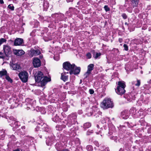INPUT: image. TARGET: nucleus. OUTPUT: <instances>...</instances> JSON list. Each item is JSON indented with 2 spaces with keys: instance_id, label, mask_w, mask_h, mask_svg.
<instances>
[{
  "instance_id": "nucleus-4",
  "label": "nucleus",
  "mask_w": 151,
  "mask_h": 151,
  "mask_svg": "<svg viewBox=\"0 0 151 151\" xmlns=\"http://www.w3.org/2000/svg\"><path fill=\"white\" fill-rule=\"evenodd\" d=\"M76 116L75 114H72L68 116L66 125L69 127L75 124L76 121Z\"/></svg>"
},
{
  "instance_id": "nucleus-50",
  "label": "nucleus",
  "mask_w": 151,
  "mask_h": 151,
  "mask_svg": "<svg viewBox=\"0 0 151 151\" xmlns=\"http://www.w3.org/2000/svg\"><path fill=\"white\" fill-rule=\"evenodd\" d=\"M55 14H57L58 15V13H55V14H53L52 15V17H54V16L55 15Z\"/></svg>"
},
{
  "instance_id": "nucleus-25",
  "label": "nucleus",
  "mask_w": 151,
  "mask_h": 151,
  "mask_svg": "<svg viewBox=\"0 0 151 151\" xmlns=\"http://www.w3.org/2000/svg\"><path fill=\"white\" fill-rule=\"evenodd\" d=\"M127 11L129 13H131L133 10V8L132 6L131 7V6H128L126 7Z\"/></svg>"
},
{
  "instance_id": "nucleus-7",
  "label": "nucleus",
  "mask_w": 151,
  "mask_h": 151,
  "mask_svg": "<svg viewBox=\"0 0 151 151\" xmlns=\"http://www.w3.org/2000/svg\"><path fill=\"white\" fill-rule=\"evenodd\" d=\"M4 52L6 56L8 57L11 53V47L6 45H4L3 48Z\"/></svg>"
},
{
  "instance_id": "nucleus-32",
  "label": "nucleus",
  "mask_w": 151,
  "mask_h": 151,
  "mask_svg": "<svg viewBox=\"0 0 151 151\" xmlns=\"http://www.w3.org/2000/svg\"><path fill=\"white\" fill-rule=\"evenodd\" d=\"M104 8L106 12H108L110 10V8L107 5H105L104 7Z\"/></svg>"
},
{
  "instance_id": "nucleus-43",
  "label": "nucleus",
  "mask_w": 151,
  "mask_h": 151,
  "mask_svg": "<svg viewBox=\"0 0 151 151\" xmlns=\"http://www.w3.org/2000/svg\"><path fill=\"white\" fill-rule=\"evenodd\" d=\"M100 151H109V148H106L105 149H104Z\"/></svg>"
},
{
  "instance_id": "nucleus-21",
  "label": "nucleus",
  "mask_w": 151,
  "mask_h": 151,
  "mask_svg": "<svg viewBox=\"0 0 151 151\" xmlns=\"http://www.w3.org/2000/svg\"><path fill=\"white\" fill-rule=\"evenodd\" d=\"M68 79V76L65 75L62 73L61 74V76L60 79L62 80L63 81L65 82Z\"/></svg>"
},
{
  "instance_id": "nucleus-9",
  "label": "nucleus",
  "mask_w": 151,
  "mask_h": 151,
  "mask_svg": "<svg viewBox=\"0 0 151 151\" xmlns=\"http://www.w3.org/2000/svg\"><path fill=\"white\" fill-rule=\"evenodd\" d=\"M51 81L50 78L48 77L47 76L44 77L42 81H41V86L42 87L45 86L48 82L50 81Z\"/></svg>"
},
{
  "instance_id": "nucleus-28",
  "label": "nucleus",
  "mask_w": 151,
  "mask_h": 151,
  "mask_svg": "<svg viewBox=\"0 0 151 151\" xmlns=\"http://www.w3.org/2000/svg\"><path fill=\"white\" fill-rule=\"evenodd\" d=\"M8 8L12 11L14 10V7L12 4H10L8 6Z\"/></svg>"
},
{
  "instance_id": "nucleus-5",
  "label": "nucleus",
  "mask_w": 151,
  "mask_h": 151,
  "mask_svg": "<svg viewBox=\"0 0 151 151\" xmlns=\"http://www.w3.org/2000/svg\"><path fill=\"white\" fill-rule=\"evenodd\" d=\"M18 76L23 83H25L28 81L29 74L26 71L23 70L21 71L19 73Z\"/></svg>"
},
{
  "instance_id": "nucleus-54",
  "label": "nucleus",
  "mask_w": 151,
  "mask_h": 151,
  "mask_svg": "<svg viewBox=\"0 0 151 151\" xmlns=\"http://www.w3.org/2000/svg\"><path fill=\"white\" fill-rule=\"evenodd\" d=\"M92 52H93V54L94 55L95 53V50H93L92 51Z\"/></svg>"
},
{
  "instance_id": "nucleus-35",
  "label": "nucleus",
  "mask_w": 151,
  "mask_h": 151,
  "mask_svg": "<svg viewBox=\"0 0 151 151\" xmlns=\"http://www.w3.org/2000/svg\"><path fill=\"white\" fill-rule=\"evenodd\" d=\"M86 56L88 59H90L91 58V55L90 53L88 52L86 54Z\"/></svg>"
},
{
  "instance_id": "nucleus-2",
  "label": "nucleus",
  "mask_w": 151,
  "mask_h": 151,
  "mask_svg": "<svg viewBox=\"0 0 151 151\" xmlns=\"http://www.w3.org/2000/svg\"><path fill=\"white\" fill-rule=\"evenodd\" d=\"M126 86L125 83L124 81H118L117 84L116 88H115L116 92L117 94L122 96L126 92L125 90Z\"/></svg>"
},
{
  "instance_id": "nucleus-49",
  "label": "nucleus",
  "mask_w": 151,
  "mask_h": 151,
  "mask_svg": "<svg viewBox=\"0 0 151 151\" xmlns=\"http://www.w3.org/2000/svg\"><path fill=\"white\" fill-rule=\"evenodd\" d=\"M62 151H70L68 149H65L64 150H63Z\"/></svg>"
},
{
  "instance_id": "nucleus-45",
  "label": "nucleus",
  "mask_w": 151,
  "mask_h": 151,
  "mask_svg": "<svg viewBox=\"0 0 151 151\" xmlns=\"http://www.w3.org/2000/svg\"><path fill=\"white\" fill-rule=\"evenodd\" d=\"M0 3L1 4H3L4 3V2L3 0H0Z\"/></svg>"
},
{
  "instance_id": "nucleus-14",
  "label": "nucleus",
  "mask_w": 151,
  "mask_h": 151,
  "mask_svg": "<svg viewBox=\"0 0 151 151\" xmlns=\"http://www.w3.org/2000/svg\"><path fill=\"white\" fill-rule=\"evenodd\" d=\"M55 147L58 151H62L63 150V147L60 143H57L55 145Z\"/></svg>"
},
{
  "instance_id": "nucleus-40",
  "label": "nucleus",
  "mask_w": 151,
  "mask_h": 151,
  "mask_svg": "<svg viewBox=\"0 0 151 151\" xmlns=\"http://www.w3.org/2000/svg\"><path fill=\"white\" fill-rule=\"evenodd\" d=\"M123 113V112H122V118L124 119H127L128 117V116L127 115L126 116H124Z\"/></svg>"
},
{
  "instance_id": "nucleus-23",
  "label": "nucleus",
  "mask_w": 151,
  "mask_h": 151,
  "mask_svg": "<svg viewBox=\"0 0 151 151\" xmlns=\"http://www.w3.org/2000/svg\"><path fill=\"white\" fill-rule=\"evenodd\" d=\"M5 78L8 82L10 83H12L13 82L12 79L10 77L8 73L5 76Z\"/></svg>"
},
{
  "instance_id": "nucleus-1",
  "label": "nucleus",
  "mask_w": 151,
  "mask_h": 151,
  "mask_svg": "<svg viewBox=\"0 0 151 151\" xmlns=\"http://www.w3.org/2000/svg\"><path fill=\"white\" fill-rule=\"evenodd\" d=\"M63 68L67 71H69L70 75H77L81 71V68L79 67H77L74 64H71L68 61H66L63 64Z\"/></svg>"
},
{
  "instance_id": "nucleus-27",
  "label": "nucleus",
  "mask_w": 151,
  "mask_h": 151,
  "mask_svg": "<svg viewBox=\"0 0 151 151\" xmlns=\"http://www.w3.org/2000/svg\"><path fill=\"white\" fill-rule=\"evenodd\" d=\"M86 149L88 151H91L93 150V148L92 146L88 145L86 146Z\"/></svg>"
},
{
  "instance_id": "nucleus-46",
  "label": "nucleus",
  "mask_w": 151,
  "mask_h": 151,
  "mask_svg": "<svg viewBox=\"0 0 151 151\" xmlns=\"http://www.w3.org/2000/svg\"><path fill=\"white\" fill-rule=\"evenodd\" d=\"M9 119L11 120H14V118L13 117V116H10L9 117Z\"/></svg>"
},
{
  "instance_id": "nucleus-48",
  "label": "nucleus",
  "mask_w": 151,
  "mask_h": 151,
  "mask_svg": "<svg viewBox=\"0 0 151 151\" xmlns=\"http://www.w3.org/2000/svg\"><path fill=\"white\" fill-rule=\"evenodd\" d=\"M95 143H96V146L97 147H99V144L97 142H95Z\"/></svg>"
},
{
  "instance_id": "nucleus-38",
  "label": "nucleus",
  "mask_w": 151,
  "mask_h": 151,
  "mask_svg": "<svg viewBox=\"0 0 151 151\" xmlns=\"http://www.w3.org/2000/svg\"><path fill=\"white\" fill-rule=\"evenodd\" d=\"M89 92L91 94H93L94 93V91L93 89H90L89 90Z\"/></svg>"
},
{
  "instance_id": "nucleus-57",
  "label": "nucleus",
  "mask_w": 151,
  "mask_h": 151,
  "mask_svg": "<svg viewBox=\"0 0 151 151\" xmlns=\"http://www.w3.org/2000/svg\"><path fill=\"white\" fill-rule=\"evenodd\" d=\"M125 25H128V24L127 23V22H125Z\"/></svg>"
},
{
  "instance_id": "nucleus-37",
  "label": "nucleus",
  "mask_w": 151,
  "mask_h": 151,
  "mask_svg": "<svg viewBox=\"0 0 151 151\" xmlns=\"http://www.w3.org/2000/svg\"><path fill=\"white\" fill-rule=\"evenodd\" d=\"M4 58L5 56H4L3 53L0 52V58L4 59Z\"/></svg>"
},
{
  "instance_id": "nucleus-16",
  "label": "nucleus",
  "mask_w": 151,
  "mask_h": 151,
  "mask_svg": "<svg viewBox=\"0 0 151 151\" xmlns=\"http://www.w3.org/2000/svg\"><path fill=\"white\" fill-rule=\"evenodd\" d=\"M66 125L64 124L60 125L57 124L56 127V128L57 130L58 131H61L63 128L66 127Z\"/></svg>"
},
{
  "instance_id": "nucleus-39",
  "label": "nucleus",
  "mask_w": 151,
  "mask_h": 151,
  "mask_svg": "<svg viewBox=\"0 0 151 151\" xmlns=\"http://www.w3.org/2000/svg\"><path fill=\"white\" fill-rule=\"evenodd\" d=\"M10 138L12 139H13V141H15L16 140V138L14 135H13L11 136Z\"/></svg>"
},
{
  "instance_id": "nucleus-53",
  "label": "nucleus",
  "mask_w": 151,
  "mask_h": 151,
  "mask_svg": "<svg viewBox=\"0 0 151 151\" xmlns=\"http://www.w3.org/2000/svg\"><path fill=\"white\" fill-rule=\"evenodd\" d=\"M70 83V82H66V83H65V85H68V84H69Z\"/></svg>"
},
{
  "instance_id": "nucleus-62",
  "label": "nucleus",
  "mask_w": 151,
  "mask_h": 151,
  "mask_svg": "<svg viewBox=\"0 0 151 151\" xmlns=\"http://www.w3.org/2000/svg\"><path fill=\"white\" fill-rule=\"evenodd\" d=\"M50 108H51V107H52L51 106H50Z\"/></svg>"
},
{
  "instance_id": "nucleus-47",
  "label": "nucleus",
  "mask_w": 151,
  "mask_h": 151,
  "mask_svg": "<svg viewBox=\"0 0 151 151\" xmlns=\"http://www.w3.org/2000/svg\"><path fill=\"white\" fill-rule=\"evenodd\" d=\"M67 2H72L73 1V0H66Z\"/></svg>"
},
{
  "instance_id": "nucleus-36",
  "label": "nucleus",
  "mask_w": 151,
  "mask_h": 151,
  "mask_svg": "<svg viewBox=\"0 0 151 151\" xmlns=\"http://www.w3.org/2000/svg\"><path fill=\"white\" fill-rule=\"evenodd\" d=\"M140 85V80L137 79V83L135 84L136 86H139Z\"/></svg>"
},
{
  "instance_id": "nucleus-63",
  "label": "nucleus",
  "mask_w": 151,
  "mask_h": 151,
  "mask_svg": "<svg viewBox=\"0 0 151 151\" xmlns=\"http://www.w3.org/2000/svg\"><path fill=\"white\" fill-rule=\"evenodd\" d=\"M1 98V96H0V98Z\"/></svg>"
},
{
  "instance_id": "nucleus-11",
  "label": "nucleus",
  "mask_w": 151,
  "mask_h": 151,
  "mask_svg": "<svg viewBox=\"0 0 151 151\" xmlns=\"http://www.w3.org/2000/svg\"><path fill=\"white\" fill-rule=\"evenodd\" d=\"M23 42V40L22 39L17 38L14 40V45L16 46L20 45Z\"/></svg>"
},
{
  "instance_id": "nucleus-3",
  "label": "nucleus",
  "mask_w": 151,
  "mask_h": 151,
  "mask_svg": "<svg viewBox=\"0 0 151 151\" xmlns=\"http://www.w3.org/2000/svg\"><path fill=\"white\" fill-rule=\"evenodd\" d=\"M101 106L104 109L112 108L114 106L113 102L109 99L106 98L101 103Z\"/></svg>"
},
{
  "instance_id": "nucleus-52",
  "label": "nucleus",
  "mask_w": 151,
  "mask_h": 151,
  "mask_svg": "<svg viewBox=\"0 0 151 151\" xmlns=\"http://www.w3.org/2000/svg\"><path fill=\"white\" fill-rule=\"evenodd\" d=\"M119 151H124V149L122 148H120Z\"/></svg>"
},
{
  "instance_id": "nucleus-10",
  "label": "nucleus",
  "mask_w": 151,
  "mask_h": 151,
  "mask_svg": "<svg viewBox=\"0 0 151 151\" xmlns=\"http://www.w3.org/2000/svg\"><path fill=\"white\" fill-rule=\"evenodd\" d=\"M14 54L17 56H21L25 53V52L22 50H13Z\"/></svg>"
},
{
  "instance_id": "nucleus-12",
  "label": "nucleus",
  "mask_w": 151,
  "mask_h": 151,
  "mask_svg": "<svg viewBox=\"0 0 151 151\" xmlns=\"http://www.w3.org/2000/svg\"><path fill=\"white\" fill-rule=\"evenodd\" d=\"M41 129H42V132H46L48 133L50 132L51 129L48 127L46 124H43L41 126Z\"/></svg>"
},
{
  "instance_id": "nucleus-60",
  "label": "nucleus",
  "mask_w": 151,
  "mask_h": 151,
  "mask_svg": "<svg viewBox=\"0 0 151 151\" xmlns=\"http://www.w3.org/2000/svg\"><path fill=\"white\" fill-rule=\"evenodd\" d=\"M68 110V109L67 108L65 110H64V111H67Z\"/></svg>"
},
{
  "instance_id": "nucleus-51",
  "label": "nucleus",
  "mask_w": 151,
  "mask_h": 151,
  "mask_svg": "<svg viewBox=\"0 0 151 151\" xmlns=\"http://www.w3.org/2000/svg\"><path fill=\"white\" fill-rule=\"evenodd\" d=\"M13 151H20L19 149L18 148L15 150H13Z\"/></svg>"
},
{
  "instance_id": "nucleus-30",
  "label": "nucleus",
  "mask_w": 151,
  "mask_h": 151,
  "mask_svg": "<svg viewBox=\"0 0 151 151\" xmlns=\"http://www.w3.org/2000/svg\"><path fill=\"white\" fill-rule=\"evenodd\" d=\"M121 16L122 17V18L124 19H126L128 17L127 14L125 13H122V14Z\"/></svg>"
},
{
  "instance_id": "nucleus-41",
  "label": "nucleus",
  "mask_w": 151,
  "mask_h": 151,
  "mask_svg": "<svg viewBox=\"0 0 151 151\" xmlns=\"http://www.w3.org/2000/svg\"><path fill=\"white\" fill-rule=\"evenodd\" d=\"M40 129H41V127L40 128L39 126H37L35 128V131L37 132L40 130Z\"/></svg>"
},
{
  "instance_id": "nucleus-22",
  "label": "nucleus",
  "mask_w": 151,
  "mask_h": 151,
  "mask_svg": "<svg viewBox=\"0 0 151 151\" xmlns=\"http://www.w3.org/2000/svg\"><path fill=\"white\" fill-rule=\"evenodd\" d=\"M52 119L54 122H57L59 121L60 118L59 116H58L57 114H56Z\"/></svg>"
},
{
  "instance_id": "nucleus-15",
  "label": "nucleus",
  "mask_w": 151,
  "mask_h": 151,
  "mask_svg": "<svg viewBox=\"0 0 151 151\" xmlns=\"http://www.w3.org/2000/svg\"><path fill=\"white\" fill-rule=\"evenodd\" d=\"M139 0H131V5L133 8L137 7Z\"/></svg>"
},
{
  "instance_id": "nucleus-8",
  "label": "nucleus",
  "mask_w": 151,
  "mask_h": 151,
  "mask_svg": "<svg viewBox=\"0 0 151 151\" xmlns=\"http://www.w3.org/2000/svg\"><path fill=\"white\" fill-rule=\"evenodd\" d=\"M33 64L35 68L40 67L41 65V62L40 60L37 58H33Z\"/></svg>"
},
{
  "instance_id": "nucleus-29",
  "label": "nucleus",
  "mask_w": 151,
  "mask_h": 151,
  "mask_svg": "<svg viewBox=\"0 0 151 151\" xmlns=\"http://www.w3.org/2000/svg\"><path fill=\"white\" fill-rule=\"evenodd\" d=\"M93 132V130H88L86 132V135H91Z\"/></svg>"
},
{
  "instance_id": "nucleus-56",
  "label": "nucleus",
  "mask_w": 151,
  "mask_h": 151,
  "mask_svg": "<svg viewBox=\"0 0 151 151\" xmlns=\"http://www.w3.org/2000/svg\"><path fill=\"white\" fill-rule=\"evenodd\" d=\"M39 136L40 138H42V136L41 135H40V134H39Z\"/></svg>"
},
{
  "instance_id": "nucleus-20",
  "label": "nucleus",
  "mask_w": 151,
  "mask_h": 151,
  "mask_svg": "<svg viewBox=\"0 0 151 151\" xmlns=\"http://www.w3.org/2000/svg\"><path fill=\"white\" fill-rule=\"evenodd\" d=\"M125 3L124 5V6L127 7L128 6L131 5V0H125Z\"/></svg>"
},
{
  "instance_id": "nucleus-44",
  "label": "nucleus",
  "mask_w": 151,
  "mask_h": 151,
  "mask_svg": "<svg viewBox=\"0 0 151 151\" xmlns=\"http://www.w3.org/2000/svg\"><path fill=\"white\" fill-rule=\"evenodd\" d=\"M118 40L120 43H122L123 42V40L122 38H119Z\"/></svg>"
},
{
  "instance_id": "nucleus-17",
  "label": "nucleus",
  "mask_w": 151,
  "mask_h": 151,
  "mask_svg": "<svg viewBox=\"0 0 151 151\" xmlns=\"http://www.w3.org/2000/svg\"><path fill=\"white\" fill-rule=\"evenodd\" d=\"M12 67L13 68V70H17L20 68V65L17 64H12Z\"/></svg>"
},
{
  "instance_id": "nucleus-58",
  "label": "nucleus",
  "mask_w": 151,
  "mask_h": 151,
  "mask_svg": "<svg viewBox=\"0 0 151 151\" xmlns=\"http://www.w3.org/2000/svg\"><path fill=\"white\" fill-rule=\"evenodd\" d=\"M115 49L116 50V51H117L118 52H119V51L118 48Z\"/></svg>"
},
{
  "instance_id": "nucleus-24",
  "label": "nucleus",
  "mask_w": 151,
  "mask_h": 151,
  "mask_svg": "<svg viewBox=\"0 0 151 151\" xmlns=\"http://www.w3.org/2000/svg\"><path fill=\"white\" fill-rule=\"evenodd\" d=\"M91 126V123L89 122H86L84 124V127L85 129L88 128L90 127Z\"/></svg>"
},
{
  "instance_id": "nucleus-6",
  "label": "nucleus",
  "mask_w": 151,
  "mask_h": 151,
  "mask_svg": "<svg viewBox=\"0 0 151 151\" xmlns=\"http://www.w3.org/2000/svg\"><path fill=\"white\" fill-rule=\"evenodd\" d=\"M44 77L42 73L40 71L36 72L34 75V77L36 82L38 83L40 82L42 78Z\"/></svg>"
},
{
  "instance_id": "nucleus-13",
  "label": "nucleus",
  "mask_w": 151,
  "mask_h": 151,
  "mask_svg": "<svg viewBox=\"0 0 151 151\" xmlns=\"http://www.w3.org/2000/svg\"><path fill=\"white\" fill-rule=\"evenodd\" d=\"M41 54L40 50L38 49L31 50V54L32 56H36Z\"/></svg>"
},
{
  "instance_id": "nucleus-26",
  "label": "nucleus",
  "mask_w": 151,
  "mask_h": 151,
  "mask_svg": "<svg viewBox=\"0 0 151 151\" xmlns=\"http://www.w3.org/2000/svg\"><path fill=\"white\" fill-rule=\"evenodd\" d=\"M91 72L87 71L84 75V78H87L88 77L90 74H91Z\"/></svg>"
},
{
  "instance_id": "nucleus-61",
  "label": "nucleus",
  "mask_w": 151,
  "mask_h": 151,
  "mask_svg": "<svg viewBox=\"0 0 151 151\" xmlns=\"http://www.w3.org/2000/svg\"><path fill=\"white\" fill-rule=\"evenodd\" d=\"M82 82V80H80V83H81Z\"/></svg>"
},
{
  "instance_id": "nucleus-19",
  "label": "nucleus",
  "mask_w": 151,
  "mask_h": 151,
  "mask_svg": "<svg viewBox=\"0 0 151 151\" xmlns=\"http://www.w3.org/2000/svg\"><path fill=\"white\" fill-rule=\"evenodd\" d=\"M94 65L93 64H91L89 65L87 67V70L91 73V71L93 69Z\"/></svg>"
},
{
  "instance_id": "nucleus-55",
  "label": "nucleus",
  "mask_w": 151,
  "mask_h": 151,
  "mask_svg": "<svg viewBox=\"0 0 151 151\" xmlns=\"http://www.w3.org/2000/svg\"><path fill=\"white\" fill-rule=\"evenodd\" d=\"M96 127L98 128H100L98 124H97L96 125Z\"/></svg>"
},
{
  "instance_id": "nucleus-18",
  "label": "nucleus",
  "mask_w": 151,
  "mask_h": 151,
  "mask_svg": "<svg viewBox=\"0 0 151 151\" xmlns=\"http://www.w3.org/2000/svg\"><path fill=\"white\" fill-rule=\"evenodd\" d=\"M7 74V71L3 69L2 70L0 71V77H2L4 76H6Z\"/></svg>"
},
{
  "instance_id": "nucleus-59",
  "label": "nucleus",
  "mask_w": 151,
  "mask_h": 151,
  "mask_svg": "<svg viewBox=\"0 0 151 151\" xmlns=\"http://www.w3.org/2000/svg\"><path fill=\"white\" fill-rule=\"evenodd\" d=\"M27 109L28 110L29 109H30V108L29 107H27Z\"/></svg>"
},
{
  "instance_id": "nucleus-42",
  "label": "nucleus",
  "mask_w": 151,
  "mask_h": 151,
  "mask_svg": "<svg viewBox=\"0 0 151 151\" xmlns=\"http://www.w3.org/2000/svg\"><path fill=\"white\" fill-rule=\"evenodd\" d=\"M147 132L148 133H151V127H150L147 130Z\"/></svg>"
},
{
  "instance_id": "nucleus-34",
  "label": "nucleus",
  "mask_w": 151,
  "mask_h": 151,
  "mask_svg": "<svg viewBox=\"0 0 151 151\" xmlns=\"http://www.w3.org/2000/svg\"><path fill=\"white\" fill-rule=\"evenodd\" d=\"M6 40L3 38H2L0 39V45L2 43L6 42Z\"/></svg>"
},
{
  "instance_id": "nucleus-31",
  "label": "nucleus",
  "mask_w": 151,
  "mask_h": 151,
  "mask_svg": "<svg viewBox=\"0 0 151 151\" xmlns=\"http://www.w3.org/2000/svg\"><path fill=\"white\" fill-rule=\"evenodd\" d=\"M101 55V53L100 52H99V53H96V55L95 56H93V57H94V58L96 59L99 56H100Z\"/></svg>"
},
{
  "instance_id": "nucleus-33",
  "label": "nucleus",
  "mask_w": 151,
  "mask_h": 151,
  "mask_svg": "<svg viewBox=\"0 0 151 151\" xmlns=\"http://www.w3.org/2000/svg\"><path fill=\"white\" fill-rule=\"evenodd\" d=\"M124 47V50L126 51H128V47L127 45L124 44L123 45Z\"/></svg>"
}]
</instances>
